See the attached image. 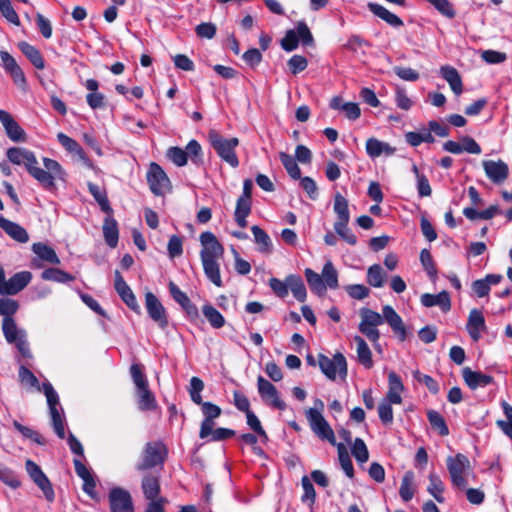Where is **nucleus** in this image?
Here are the masks:
<instances>
[{"mask_svg": "<svg viewBox=\"0 0 512 512\" xmlns=\"http://www.w3.org/2000/svg\"><path fill=\"white\" fill-rule=\"evenodd\" d=\"M7 157L10 162L16 165H24L30 175L35 178L45 188L55 186V180L64 178V171L61 165L53 159L43 158L45 169L38 167L37 159L33 152L24 148H10L7 151Z\"/></svg>", "mask_w": 512, "mask_h": 512, "instance_id": "obj_1", "label": "nucleus"}, {"mask_svg": "<svg viewBox=\"0 0 512 512\" xmlns=\"http://www.w3.org/2000/svg\"><path fill=\"white\" fill-rule=\"evenodd\" d=\"M200 258L206 277L217 287L222 286L219 260L224 254V247L212 232H203L200 237Z\"/></svg>", "mask_w": 512, "mask_h": 512, "instance_id": "obj_2", "label": "nucleus"}, {"mask_svg": "<svg viewBox=\"0 0 512 512\" xmlns=\"http://www.w3.org/2000/svg\"><path fill=\"white\" fill-rule=\"evenodd\" d=\"M130 375L135 386L138 407L141 411L153 410L157 406L156 398L149 388V382L140 364H132Z\"/></svg>", "mask_w": 512, "mask_h": 512, "instance_id": "obj_3", "label": "nucleus"}, {"mask_svg": "<svg viewBox=\"0 0 512 512\" xmlns=\"http://www.w3.org/2000/svg\"><path fill=\"white\" fill-rule=\"evenodd\" d=\"M446 466L452 486L458 490L466 489L469 476L474 477L468 457L462 453H457L454 456H448L446 459Z\"/></svg>", "mask_w": 512, "mask_h": 512, "instance_id": "obj_4", "label": "nucleus"}, {"mask_svg": "<svg viewBox=\"0 0 512 512\" xmlns=\"http://www.w3.org/2000/svg\"><path fill=\"white\" fill-rule=\"evenodd\" d=\"M208 138L211 146L223 161L233 168H236L239 165V160L235 153V148L239 144L238 138H224L215 130L209 131Z\"/></svg>", "mask_w": 512, "mask_h": 512, "instance_id": "obj_5", "label": "nucleus"}, {"mask_svg": "<svg viewBox=\"0 0 512 512\" xmlns=\"http://www.w3.org/2000/svg\"><path fill=\"white\" fill-rule=\"evenodd\" d=\"M1 328L5 340L9 344H14L23 357L31 358L25 329L20 328L14 318H3Z\"/></svg>", "mask_w": 512, "mask_h": 512, "instance_id": "obj_6", "label": "nucleus"}, {"mask_svg": "<svg viewBox=\"0 0 512 512\" xmlns=\"http://www.w3.org/2000/svg\"><path fill=\"white\" fill-rule=\"evenodd\" d=\"M359 314L361 317L358 326L359 331L373 343L375 349L380 350L378 326L383 323V317L378 312L368 308L360 309Z\"/></svg>", "mask_w": 512, "mask_h": 512, "instance_id": "obj_7", "label": "nucleus"}, {"mask_svg": "<svg viewBox=\"0 0 512 512\" xmlns=\"http://www.w3.org/2000/svg\"><path fill=\"white\" fill-rule=\"evenodd\" d=\"M42 390L46 396L52 426L59 438L65 437L64 417L61 413L59 397L49 382L43 384Z\"/></svg>", "mask_w": 512, "mask_h": 512, "instance_id": "obj_8", "label": "nucleus"}, {"mask_svg": "<svg viewBox=\"0 0 512 512\" xmlns=\"http://www.w3.org/2000/svg\"><path fill=\"white\" fill-rule=\"evenodd\" d=\"M318 364L323 374L330 380L337 377L345 379L347 376V362L341 353H336L332 358L320 354Z\"/></svg>", "mask_w": 512, "mask_h": 512, "instance_id": "obj_9", "label": "nucleus"}, {"mask_svg": "<svg viewBox=\"0 0 512 512\" xmlns=\"http://www.w3.org/2000/svg\"><path fill=\"white\" fill-rule=\"evenodd\" d=\"M299 41L304 45L313 44V36L305 22H298L296 29L288 30L281 40V47L287 52H291L298 47Z\"/></svg>", "mask_w": 512, "mask_h": 512, "instance_id": "obj_10", "label": "nucleus"}, {"mask_svg": "<svg viewBox=\"0 0 512 512\" xmlns=\"http://www.w3.org/2000/svg\"><path fill=\"white\" fill-rule=\"evenodd\" d=\"M305 415L311 430L318 438L328 441L331 445H336L334 431L323 414H320L316 410H306Z\"/></svg>", "mask_w": 512, "mask_h": 512, "instance_id": "obj_11", "label": "nucleus"}, {"mask_svg": "<svg viewBox=\"0 0 512 512\" xmlns=\"http://www.w3.org/2000/svg\"><path fill=\"white\" fill-rule=\"evenodd\" d=\"M147 181L150 190L157 196L165 195L170 191L171 183L164 170L157 164L152 162L147 172Z\"/></svg>", "mask_w": 512, "mask_h": 512, "instance_id": "obj_12", "label": "nucleus"}, {"mask_svg": "<svg viewBox=\"0 0 512 512\" xmlns=\"http://www.w3.org/2000/svg\"><path fill=\"white\" fill-rule=\"evenodd\" d=\"M166 454L165 446L160 442L147 443L143 451L142 460L136 465V469L144 471L164 461Z\"/></svg>", "mask_w": 512, "mask_h": 512, "instance_id": "obj_13", "label": "nucleus"}, {"mask_svg": "<svg viewBox=\"0 0 512 512\" xmlns=\"http://www.w3.org/2000/svg\"><path fill=\"white\" fill-rule=\"evenodd\" d=\"M257 389L262 401L279 410L286 408L285 402L280 398L277 388L262 376L257 378Z\"/></svg>", "mask_w": 512, "mask_h": 512, "instance_id": "obj_14", "label": "nucleus"}, {"mask_svg": "<svg viewBox=\"0 0 512 512\" xmlns=\"http://www.w3.org/2000/svg\"><path fill=\"white\" fill-rule=\"evenodd\" d=\"M145 307L150 318L157 323L161 329H165L168 326L166 310L152 292L145 294Z\"/></svg>", "mask_w": 512, "mask_h": 512, "instance_id": "obj_15", "label": "nucleus"}, {"mask_svg": "<svg viewBox=\"0 0 512 512\" xmlns=\"http://www.w3.org/2000/svg\"><path fill=\"white\" fill-rule=\"evenodd\" d=\"M486 177L494 184H502L509 176V167L503 160L482 161Z\"/></svg>", "mask_w": 512, "mask_h": 512, "instance_id": "obj_16", "label": "nucleus"}, {"mask_svg": "<svg viewBox=\"0 0 512 512\" xmlns=\"http://www.w3.org/2000/svg\"><path fill=\"white\" fill-rule=\"evenodd\" d=\"M111 512H134L130 493L120 487L113 488L109 493Z\"/></svg>", "mask_w": 512, "mask_h": 512, "instance_id": "obj_17", "label": "nucleus"}, {"mask_svg": "<svg viewBox=\"0 0 512 512\" xmlns=\"http://www.w3.org/2000/svg\"><path fill=\"white\" fill-rule=\"evenodd\" d=\"M202 412L204 420L201 423L199 436L201 439H205L210 436L212 428H214V419L221 415V408L211 402H204L202 404Z\"/></svg>", "mask_w": 512, "mask_h": 512, "instance_id": "obj_18", "label": "nucleus"}, {"mask_svg": "<svg viewBox=\"0 0 512 512\" xmlns=\"http://www.w3.org/2000/svg\"><path fill=\"white\" fill-rule=\"evenodd\" d=\"M0 122L10 140L14 142H24L26 140L25 131L19 126L9 112L0 110Z\"/></svg>", "mask_w": 512, "mask_h": 512, "instance_id": "obj_19", "label": "nucleus"}, {"mask_svg": "<svg viewBox=\"0 0 512 512\" xmlns=\"http://www.w3.org/2000/svg\"><path fill=\"white\" fill-rule=\"evenodd\" d=\"M383 322L386 321L393 332L399 337L401 341L406 339V328L405 325L399 316V314L395 311V309L390 305H385L382 309Z\"/></svg>", "mask_w": 512, "mask_h": 512, "instance_id": "obj_20", "label": "nucleus"}, {"mask_svg": "<svg viewBox=\"0 0 512 512\" xmlns=\"http://www.w3.org/2000/svg\"><path fill=\"white\" fill-rule=\"evenodd\" d=\"M115 289L125 304L133 311L139 313L140 306L136 297L118 271L115 272Z\"/></svg>", "mask_w": 512, "mask_h": 512, "instance_id": "obj_21", "label": "nucleus"}, {"mask_svg": "<svg viewBox=\"0 0 512 512\" xmlns=\"http://www.w3.org/2000/svg\"><path fill=\"white\" fill-rule=\"evenodd\" d=\"M57 139L59 143L70 153L74 154L78 157V159L90 169H95L94 164L88 159L82 147L72 138L65 135L64 133H59L57 135Z\"/></svg>", "mask_w": 512, "mask_h": 512, "instance_id": "obj_22", "label": "nucleus"}, {"mask_svg": "<svg viewBox=\"0 0 512 512\" xmlns=\"http://www.w3.org/2000/svg\"><path fill=\"white\" fill-rule=\"evenodd\" d=\"M466 329L474 341L481 338V333L486 330L485 319L481 311L472 309L468 316Z\"/></svg>", "mask_w": 512, "mask_h": 512, "instance_id": "obj_23", "label": "nucleus"}, {"mask_svg": "<svg viewBox=\"0 0 512 512\" xmlns=\"http://www.w3.org/2000/svg\"><path fill=\"white\" fill-rule=\"evenodd\" d=\"M32 274L29 271H21L7 280L2 295H15L23 290L31 281Z\"/></svg>", "mask_w": 512, "mask_h": 512, "instance_id": "obj_24", "label": "nucleus"}, {"mask_svg": "<svg viewBox=\"0 0 512 512\" xmlns=\"http://www.w3.org/2000/svg\"><path fill=\"white\" fill-rule=\"evenodd\" d=\"M366 153L371 158H377L382 155L392 156L396 152V148L387 142H383L377 138H369L365 144Z\"/></svg>", "mask_w": 512, "mask_h": 512, "instance_id": "obj_25", "label": "nucleus"}, {"mask_svg": "<svg viewBox=\"0 0 512 512\" xmlns=\"http://www.w3.org/2000/svg\"><path fill=\"white\" fill-rule=\"evenodd\" d=\"M420 301L425 307L438 306L443 312H448L451 309V299L446 291L438 294L425 293L421 296Z\"/></svg>", "mask_w": 512, "mask_h": 512, "instance_id": "obj_26", "label": "nucleus"}, {"mask_svg": "<svg viewBox=\"0 0 512 512\" xmlns=\"http://www.w3.org/2000/svg\"><path fill=\"white\" fill-rule=\"evenodd\" d=\"M462 376L467 386L473 390L485 387L493 382V378L490 375L473 371L469 367L463 368Z\"/></svg>", "mask_w": 512, "mask_h": 512, "instance_id": "obj_27", "label": "nucleus"}, {"mask_svg": "<svg viewBox=\"0 0 512 512\" xmlns=\"http://www.w3.org/2000/svg\"><path fill=\"white\" fill-rule=\"evenodd\" d=\"M404 390L401 378L393 371L388 374V392L386 394L385 401L394 404L402 403V392Z\"/></svg>", "mask_w": 512, "mask_h": 512, "instance_id": "obj_28", "label": "nucleus"}, {"mask_svg": "<svg viewBox=\"0 0 512 512\" xmlns=\"http://www.w3.org/2000/svg\"><path fill=\"white\" fill-rule=\"evenodd\" d=\"M76 474L83 480V490L90 497L95 498L96 482L89 469L79 460H73Z\"/></svg>", "mask_w": 512, "mask_h": 512, "instance_id": "obj_29", "label": "nucleus"}, {"mask_svg": "<svg viewBox=\"0 0 512 512\" xmlns=\"http://www.w3.org/2000/svg\"><path fill=\"white\" fill-rule=\"evenodd\" d=\"M0 227L13 240L19 243H26L29 240L27 231L19 224L12 222L0 215Z\"/></svg>", "mask_w": 512, "mask_h": 512, "instance_id": "obj_30", "label": "nucleus"}, {"mask_svg": "<svg viewBox=\"0 0 512 512\" xmlns=\"http://www.w3.org/2000/svg\"><path fill=\"white\" fill-rule=\"evenodd\" d=\"M0 57L3 63L5 70L10 73L14 82L18 85H22L25 83V76L21 70V68L16 63L15 59L6 51L0 52Z\"/></svg>", "mask_w": 512, "mask_h": 512, "instance_id": "obj_31", "label": "nucleus"}, {"mask_svg": "<svg viewBox=\"0 0 512 512\" xmlns=\"http://www.w3.org/2000/svg\"><path fill=\"white\" fill-rule=\"evenodd\" d=\"M440 74L448 82L450 88L456 95H460L462 93V80L458 71L454 67L442 66L440 68Z\"/></svg>", "mask_w": 512, "mask_h": 512, "instance_id": "obj_32", "label": "nucleus"}, {"mask_svg": "<svg viewBox=\"0 0 512 512\" xmlns=\"http://www.w3.org/2000/svg\"><path fill=\"white\" fill-rule=\"evenodd\" d=\"M103 235L108 246L111 248H115L117 246L119 238L118 225L116 220L110 215L104 220Z\"/></svg>", "mask_w": 512, "mask_h": 512, "instance_id": "obj_33", "label": "nucleus"}, {"mask_svg": "<svg viewBox=\"0 0 512 512\" xmlns=\"http://www.w3.org/2000/svg\"><path fill=\"white\" fill-rule=\"evenodd\" d=\"M32 251L35 253V255L47 262V263H50V264H60V259L59 257L57 256L55 250L44 244V243H41V242H38V243H34L32 245Z\"/></svg>", "mask_w": 512, "mask_h": 512, "instance_id": "obj_34", "label": "nucleus"}, {"mask_svg": "<svg viewBox=\"0 0 512 512\" xmlns=\"http://www.w3.org/2000/svg\"><path fill=\"white\" fill-rule=\"evenodd\" d=\"M251 231L254 236L255 243L258 246V251L263 254H270L272 252L273 245L269 235L256 225L251 227Z\"/></svg>", "mask_w": 512, "mask_h": 512, "instance_id": "obj_35", "label": "nucleus"}, {"mask_svg": "<svg viewBox=\"0 0 512 512\" xmlns=\"http://www.w3.org/2000/svg\"><path fill=\"white\" fill-rule=\"evenodd\" d=\"M354 342L356 343L357 358L358 361L366 368L373 366L372 353L365 340L360 336H354Z\"/></svg>", "mask_w": 512, "mask_h": 512, "instance_id": "obj_36", "label": "nucleus"}, {"mask_svg": "<svg viewBox=\"0 0 512 512\" xmlns=\"http://www.w3.org/2000/svg\"><path fill=\"white\" fill-rule=\"evenodd\" d=\"M142 490L148 500H156L159 498L160 484L156 476L148 475L142 480Z\"/></svg>", "mask_w": 512, "mask_h": 512, "instance_id": "obj_37", "label": "nucleus"}, {"mask_svg": "<svg viewBox=\"0 0 512 512\" xmlns=\"http://www.w3.org/2000/svg\"><path fill=\"white\" fill-rule=\"evenodd\" d=\"M18 47L37 69L45 67L44 60L37 48L27 42H20Z\"/></svg>", "mask_w": 512, "mask_h": 512, "instance_id": "obj_38", "label": "nucleus"}, {"mask_svg": "<svg viewBox=\"0 0 512 512\" xmlns=\"http://www.w3.org/2000/svg\"><path fill=\"white\" fill-rule=\"evenodd\" d=\"M288 291L300 302H304L307 296L306 288L300 276L291 274L288 276Z\"/></svg>", "mask_w": 512, "mask_h": 512, "instance_id": "obj_39", "label": "nucleus"}, {"mask_svg": "<svg viewBox=\"0 0 512 512\" xmlns=\"http://www.w3.org/2000/svg\"><path fill=\"white\" fill-rule=\"evenodd\" d=\"M386 273L379 264L370 266L367 270V282L370 286L381 288L384 286Z\"/></svg>", "mask_w": 512, "mask_h": 512, "instance_id": "obj_40", "label": "nucleus"}, {"mask_svg": "<svg viewBox=\"0 0 512 512\" xmlns=\"http://www.w3.org/2000/svg\"><path fill=\"white\" fill-rule=\"evenodd\" d=\"M429 479V486L427 488V491L430 495L434 497V499L439 502H444L443 492H444V484L440 477L435 474L434 472H431L428 476Z\"/></svg>", "mask_w": 512, "mask_h": 512, "instance_id": "obj_41", "label": "nucleus"}, {"mask_svg": "<svg viewBox=\"0 0 512 512\" xmlns=\"http://www.w3.org/2000/svg\"><path fill=\"white\" fill-rule=\"evenodd\" d=\"M251 212V200L238 199L234 213L235 221L241 228L247 226V216Z\"/></svg>", "mask_w": 512, "mask_h": 512, "instance_id": "obj_42", "label": "nucleus"}, {"mask_svg": "<svg viewBox=\"0 0 512 512\" xmlns=\"http://www.w3.org/2000/svg\"><path fill=\"white\" fill-rule=\"evenodd\" d=\"M202 313L213 328L219 329L225 325L223 315L211 304H205Z\"/></svg>", "mask_w": 512, "mask_h": 512, "instance_id": "obj_43", "label": "nucleus"}, {"mask_svg": "<svg viewBox=\"0 0 512 512\" xmlns=\"http://www.w3.org/2000/svg\"><path fill=\"white\" fill-rule=\"evenodd\" d=\"M305 276L312 291H314L318 295H324L326 293V285L323 282L321 275L314 272L310 268H306Z\"/></svg>", "mask_w": 512, "mask_h": 512, "instance_id": "obj_44", "label": "nucleus"}, {"mask_svg": "<svg viewBox=\"0 0 512 512\" xmlns=\"http://www.w3.org/2000/svg\"><path fill=\"white\" fill-rule=\"evenodd\" d=\"M334 212L338 219L336 222H349L350 215L348 209V201L340 193L334 197Z\"/></svg>", "mask_w": 512, "mask_h": 512, "instance_id": "obj_45", "label": "nucleus"}, {"mask_svg": "<svg viewBox=\"0 0 512 512\" xmlns=\"http://www.w3.org/2000/svg\"><path fill=\"white\" fill-rule=\"evenodd\" d=\"M41 277L46 281H54L58 283H66L74 280V276L57 268H48L44 270Z\"/></svg>", "mask_w": 512, "mask_h": 512, "instance_id": "obj_46", "label": "nucleus"}, {"mask_svg": "<svg viewBox=\"0 0 512 512\" xmlns=\"http://www.w3.org/2000/svg\"><path fill=\"white\" fill-rule=\"evenodd\" d=\"M321 276L326 288L336 289L338 287V273L331 261L324 264Z\"/></svg>", "mask_w": 512, "mask_h": 512, "instance_id": "obj_47", "label": "nucleus"}, {"mask_svg": "<svg viewBox=\"0 0 512 512\" xmlns=\"http://www.w3.org/2000/svg\"><path fill=\"white\" fill-rule=\"evenodd\" d=\"M414 474L411 471H408L405 473V475L402 478L401 486L399 489V494L403 501L408 502L410 501L414 496Z\"/></svg>", "mask_w": 512, "mask_h": 512, "instance_id": "obj_48", "label": "nucleus"}, {"mask_svg": "<svg viewBox=\"0 0 512 512\" xmlns=\"http://www.w3.org/2000/svg\"><path fill=\"white\" fill-rule=\"evenodd\" d=\"M335 446H337L338 458L343 471L349 478H352L354 475V469L347 448L342 443H336Z\"/></svg>", "mask_w": 512, "mask_h": 512, "instance_id": "obj_49", "label": "nucleus"}, {"mask_svg": "<svg viewBox=\"0 0 512 512\" xmlns=\"http://www.w3.org/2000/svg\"><path fill=\"white\" fill-rule=\"evenodd\" d=\"M89 192L93 195L94 199L98 202L101 209L108 213H112V208L109 205L106 193L96 184L88 183Z\"/></svg>", "mask_w": 512, "mask_h": 512, "instance_id": "obj_50", "label": "nucleus"}, {"mask_svg": "<svg viewBox=\"0 0 512 512\" xmlns=\"http://www.w3.org/2000/svg\"><path fill=\"white\" fill-rule=\"evenodd\" d=\"M279 157L289 176L293 179H300L301 171L295 159L285 152H280Z\"/></svg>", "mask_w": 512, "mask_h": 512, "instance_id": "obj_51", "label": "nucleus"}, {"mask_svg": "<svg viewBox=\"0 0 512 512\" xmlns=\"http://www.w3.org/2000/svg\"><path fill=\"white\" fill-rule=\"evenodd\" d=\"M0 481L13 489H17L21 485L15 472L3 463H0Z\"/></svg>", "mask_w": 512, "mask_h": 512, "instance_id": "obj_52", "label": "nucleus"}, {"mask_svg": "<svg viewBox=\"0 0 512 512\" xmlns=\"http://www.w3.org/2000/svg\"><path fill=\"white\" fill-rule=\"evenodd\" d=\"M19 302L11 298H0V315L3 318H13L19 310Z\"/></svg>", "mask_w": 512, "mask_h": 512, "instance_id": "obj_53", "label": "nucleus"}, {"mask_svg": "<svg viewBox=\"0 0 512 512\" xmlns=\"http://www.w3.org/2000/svg\"><path fill=\"white\" fill-rule=\"evenodd\" d=\"M19 379L22 385L27 388H34L38 391L41 390L39 386V381L35 377V375L25 366H21L19 369Z\"/></svg>", "mask_w": 512, "mask_h": 512, "instance_id": "obj_54", "label": "nucleus"}, {"mask_svg": "<svg viewBox=\"0 0 512 512\" xmlns=\"http://www.w3.org/2000/svg\"><path fill=\"white\" fill-rule=\"evenodd\" d=\"M428 420L431 426L438 430L439 434L442 436H446L449 433V429L444 421V418L437 411H429L428 412Z\"/></svg>", "mask_w": 512, "mask_h": 512, "instance_id": "obj_55", "label": "nucleus"}, {"mask_svg": "<svg viewBox=\"0 0 512 512\" xmlns=\"http://www.w3.org/2000/svg\"><path fill=\"white\" fill-rule=\"evenodd\" d=\"M13 426L24 438L30 439L39 445L44 444V440L38 432L32 430L27 426L20 424L16 420L13 421Z\"/></svg>", "mask_w": 512, "mask_h": 512, "instance_id": "obj_56", "label": "nucleus"}, {"mask_svg": "<svg viewBox=\"0 0 512 512\" xmlns=\"http://www.w3.org/2000/svg\"><path fill=\"white\" fill-rule=\"evenodd\" d=\"M352 454L360 463H365L369 459V452L366 444L361 438H356L352 446Z\"/></svg>", "mask_w": 512, "mask_h": 512, "instance_id": "obj_57", "label": "nucleus"}, {"mask_svg": "<svg viewBox=\"0 0 512 512\" xmlns=\"http://www.w3.org/2000/svg\"><path fill=\"white\" fill-rule=\"evenodd\" d=\"M348 222H335L334 229L336 233L348 244L355 245L357 242L356 236L347 227Z\"/></svg>", "mask_w": 512, "mask_h": 512, "instance_id": "obj_58", "label": "nucleus"}, {"mask_svg": "<svg viewBox=\"0 0 512 512\" xmlns=\"http://www.w3.org/2000/svg\"><path fill=\"white\" fill-rule=\"evenodd\" d=\"M0 12L8 22H10L16 26L20 25V20H19L18 14L12 7L10 0H4L3 2L0 3Z\"/></svg>", "mask_w": 512, "mask_h": 512, "instance_id": "obj_59", "label": "nucleus"}, {"mask_svg": "<svg viewBox=\"0 0 512 512\" xmlns=\"http://www.w3.org/2000/svg\"><path fill=\"white\" fill-rule=\"evenodd\" d=\"M413 172L416 175L417 178V189L418 193L421 197H428L431 195V187L429 184V181L425 175H422L419 173L418 168L416 165H413L412 168Z\"/></svg>", "mask_w": 512, "mask_h": 512, "instance_id": "obj_60", "label": "nucleus"}, {"mask_svg": "<svg viewBox=\"0 0 512 512\" xmlns=\"http://www.w3.org/2000/svg\"><path fill=\"white\" fill-rule=\"evenodd\" d=\"M301 483H302V488L304 491L303 496H302V501L304 503H308L309 506H312L314 504L315 498H316L314 486H313L311 480L307 476H304L302 478Z\"/></svg>", "mask_w": 512, "mask_h": 512, "instance_id": "obj_61", "label": "nucleus"}, {"mask_svg": "<svg viewBox=\"0 0 512 512\" xmlns=\"http://www.w3.org/2000/svg\"><path fill=\"white\" fill-rule=\"evenodd\" d=\"M246 418H247L248 426L255 433H257L263 441L268 440V436H267L265 430L263 429L260 420L252 411H249L248 413H246Z\"/></svg>", "mask_w": 512, "mask_h": 512, "instance_id": "obj_62", "label": "nucleus"}, {"mask_svg": "<svg viewBox=\"0 0 512 512\" xmlns=\"http://www.w3.org/2000/svg\"><path fill=\"white\" fill-rule=\"evenodd\" d=\"M347 294L357 300H362L369 295V288L363 284H352L345 287Z\"/></svg>", "mask_w": 512, "mask_h": 512, "instance_id": "obj_63", "label": "nucleus"}, {"mask_svg": "<svg viewBox=\"0 0 512 512\" xmlns=\"http://www.w3.org/2000/svg\"><path fill=\"white\" fill-rule=\"evenodd\" d=\"M167 156L177 166H184L187 163V152L181 148H169L167 151Z\"/></svg>", "mask_w": 512, "mask_h": 512, "instance_id": "obj_64", "label": "nucleus"}]
</instances>
